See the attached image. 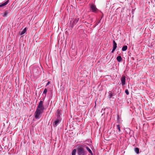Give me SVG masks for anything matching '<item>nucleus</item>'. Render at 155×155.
Here are the masks:
<instances>
[{
    "label": "nucleus",
    "instance_id": "f257e3e1",
    "mask_svg": "<svg viewBox=\"0 0 155 155\" xmlns=\"http://www.w3.org/2000/svg\"><path fill=\"white\" fill-rule=\"evenodd\" d=\"M43 102L40 101L37 107L36 111L35 112V117L36 119H39L41 117V114L43 113L44 110Z\"/></svg>",
    "mask_w": 155,
    "mask_h": 155
},
{
    "label": "nucleus",
    "instance_id": "4468645a",
    "mask_svg": "<svg viewBox=\"0 0 155 155\" xmlns=\"http://www.w3.org/2000/svg\"><path fill=\"white\" fill-rule=\"evenodd\" d=\"M134 150L135 152L137 154H139V149L137 148H134Z\"/></svg>",
    "mask_w": 155,
    "mask_h": 155
},
{
    "label": "nucleus",
    "instance_id": "20e7f679",
    "mask_svg": "<svg viewBox=\"0 0 155 155\" xmlns=\"http://www.w3.org/2000/svg\"><path fill=\"white\" fill-rule=\"evenodd\" d=\"M79 20V18L78 17H76L75 18L71 19L70 21V24L71 25L72 27H73L74 25H76Z\"/></svg>",
    "mask_w": 155,
    "mask_h": 155
},
{
    "label": "nucleus",
    "instance_id": "9b49d317",
    "mask_svg": "<svg viewBox=\"0 0 155 155\" xmlns=\"http://www.w3.org/2000/svg\"><path fill=\"white\" fill-rule=\"evenodd\" d=\"M8 2H9V0H8L6 2H4L3 3L0 4V7H2V6H4L6 5L8 3Z\"/></svg>",
    "mask_w": 155,
    "mask_h": 155
},
{
    "label": "nucleus",
    "instance_id": "f03ea898",
    "mask_svg": "<svg viewBox=\"0 0 155 155\" xmlns=\"http://www.w3.org/2000/svg\"><path fill=\"white\" fill-rule=\"evenodd\" d=\"M61 110L59 109L57 110L55 113V117L54 121L53 122V125L54 127H56L61 122L62 119L61 117Z\"/></svg>",
    "mask_w": 155,
    "mask_h": 155
},
{
    "label": "nucleus",
    "instance_id": "aec40b11",
    "mask_svg": "<svg viewBox=\"0 0 155 155\" xmlns=\"http://www.w3.org/2000/svg\"><path fill=\"white\" fill-rule=\"evenodd\" d=\"M125 93L127 95H128L129 94V92L128 91L127 89H126L125 90Z\"/></svg>",
    "mask_w": 155,
    "mask_h": 155
},
{
    "label": "nucleus",
    "instance_id": "39448f33",
    "mask_svg": "<svg viewBox=\"0 0 155 155\" xmlns=\"http://www.w3.org/2000/svg\"><path fill=\"white\" fill-rule=\"evenodd\" d=\"M91 11L93 12L97 13L98 10L96 8V6L94 4H92L90 6Z\"/></svg>",
    "mask_w": 155,
    "mask_h": 155
},
{
    "label": "nucleus",
    "instance_id": "7ed1b4c3",
    "mask_svg": "<svg viewBox=\"0 0 155 155\" xmlns=\"http://www.w3.org/2000/svg\"><path fill=\"white\" fill-rule=\"evenodd\" d=\"M81 147L78 148L77 149V153L78 155H87V153L84 149Z\"/></svg>",
    "mask_w": 155,
    "mask_h": 155
},
{
    "label": "nucleus",
    "instance_id": "2eb2a0df",
    "mask_svg": "<svg viewBox=\"0 0 155 155\" xmlns=\"http://www.w3.org/2000/svg\"><path fill=\"white\" fill-rule=\"evenodd\" d=\"M127 46L124 45L123 47L122 48V50L123 51H126L127 50Z\"/></svg>",
    "mask_w": 155,
    "mask_h": 155
},
{
    "label": "nucleus",
    "instance_id": "6ab92c4d",
    "mask_svg": "<svg viewBox=\"0 0 155 155\" xmlns=\"http://www.w3.org/2000/svg\"><path fill=\"white\" fill-rule=\"evenodd\" d=\"M117 122L120 123V118L119 117V115H117Z\"/></svg>",
    "mask_w": 155,
    "mask_h": 155
},
{
    "label": "nucleus",
    "instance_id": "dca6fc26",
    "mask_svg": "<svg viewBox=\"0 0 155 155\" xmlns=\"http://www.w3.org/2000/svg\"><path fill=\"white\" fill-rule=\"evenodd\" d=\"M76 150L74 149L72 152V155H76Z\"/></svg>",
    "mask_w": 155,
    "mask_h": 155
},
{
    "label": "nucleus",
    "instance_id": "412c9836",
    "mask_svg": "<svg viewBox=\"0 0 155 155\" xmlns=\"http://www.w3.org/2000/svg\"><path fill=\"white\" fill-rule=\"evenodd\" d=\"M115 50H116V49L113 48L112 50L111 51V53H113L115 51Z\"/></svg>",
    "mask_w": 155,
    "mask_h": 155
},
{
    "label": "nucleus",
    "instance_id": "1a4fd4ad",
    "mask_svg": "<svg viewBox=\"0 0 155 155\" xmlns=\"http://www.w3.org/2000/svg\"><path fill=\"white\" fill-rule=\"evenodd\" d=\"M109 95L108 96V97L110 99L114 95V94L112 93L111 91H109Z\"/></svg>",
    "mask_w": 155,
    "mask_h": 155
},
{
    "label": "nucleus",
    "instance_id": "0eeeda50",
    "mask_svg": "<svg viewBox=\"0 0 155 155\" xmlns=\"http://www.w3.org/2000/svg\"><path fill=\"white\" fill-rule=\"evenodd\" d=\"M81 147H85L87 150L88 151V152L91 155H93V153L91 150L87 146L85 145H83L81 146Z\"/></svg>",
    "mask_w": 155,
    "mask_h": 155
},
{
    "label": "nucleus",
    "instance_id": "ddd939ff",
    "mask_svg": "<svg viewBox=\"0 0 155 155\" xmlns=\"http://www.w3.org/2000/svg\"><path fill=\"white\" fill-rule=\"evenodd\" d=\"M116 59L117 61L119 62H120L122 60V58L120 56H117Z\"/></svg>",
    "mask_w": 155,
    "mask_h": 155
},
{
    "label": "nucleus",
    "instance_id": "6e6552de",
    "mask_svg": "<svg viewBox=\"0 0 155 155\" xmlns=\"http://www.w3.org/2000/svg\"><path fill=\"white\" fill-rule=\"evenodd\" d=\"M26 32V28H25L22 31H20L19 34L20 35H22L25 34Z\"/></svg>",
    "mask_w": 155,
    "mask_h": 155
},
{
    "label": "nucleus",
    "instance_id": "4be33fe9",
    "mask_svg": "<svg viewBox=\"0 0 155 155\" xmlns=\"http://www.w3.org/2000/svg\"><path fill=\"white\" fill-rule=\"evenodd\" d=\"M50 84V82L49 81H48L46 84V86H47L49 84Z\"/></svg>",
    "mask_w": 155,
    "mask_h": 155
},
{
    "label": "nucleus",
    "instance_id": "423d86ee",
    "mask_svg": "<svg viewBox=\"0 0 155 155\" xmlns=\"http://www.w3.org/2000/svg\"><path fill=\"white\" fill-rule=\"evenodd\" d=\"M122 85L124 86L126 84V77L125 76H122L120 79Z\"/></svg>",
    "mask_w": 155,
    "mask_h": 155
},
{
    "label": "nucleus",
    "instance_id": "9d476101",
    "mask_svg": "<svg viewBox=\"0 0 155 155\" xmlns=\"http://www.w3.org/2000/svg\"><path fill=\"white\" fill-rule=\"evenodd\" d=\"M8 13V10H6L4 13H2L1 14L3 17H5L7 16Z\"/></svg>",
    "mask_w": 155,
    "mask_h": 155
},
{
    "label": "nucleus",
    "instance_id": "f8f14e48",
    "mask_svg": "<svg viewBox=\"0 0 155 155\" xmlns=\"http://www.w3.org/2000/svg\"><path fill=\"white\" fill-rule=\"evenodd\" d=\"M113 48L116 49V48H117V44L115 42V41H114V40H113Z\"/></svg>",
    "mask_w": 155,
    "mask_h": 155
},
{
    "label": "nucleus",
    "instance_id": "f3484780",
    "mask_svg": "<svg viewBox=\"0 0 155 155\" xmlns=\"http://www.w3.org/2000/svg\"><path fill=\"white\" fill-rule=\"evenodd\" d=\"M47 92V89L46 88H45L43 92V94H45V97L46 96Z\"/></svg>",
    "mask_w": 155,
    "mask_h": 155
},
{
    "label": "nucleus",
    "instance_id": "a211bd4d",
    "mask_svg": "<svg viewBox=\"0 0 155 155\" xmlns=\"http://www.w3.org/2000/svg\"><path fill=\"white\" fill-rule=\"evenodd\" d=\"M117 128L119 132H120L121 130H120V125L119 124L117 125Z\"/></svg>",
    "mask_w": 155,
    "mask_h": 155
}]
</instances>
